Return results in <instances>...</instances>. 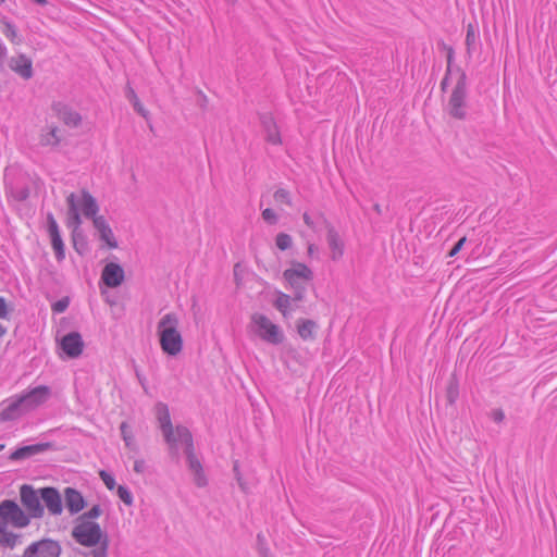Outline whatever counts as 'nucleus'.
<instances>
[{
  "mask_svg": "<svg viewBox=\"0 0 557 557\" xmlns=\"http://www.w3.org/2000/svg\"><path fill=\"white\" fill-rule=\"evenodd\" d=\"M296 301L294 297L284 294L282 292L276 293V299L274 300V307L282 313L284 318H287L292 311V302Z\"/></svg>",
  "mask_w": 557,
  "mask_h": 557,
  "instance_id": "obj_25",
  "label": "nucleus"
},
{
  "mask_svg": "<svg viewBox=\"0 0 557 557\" xmlns=\"http://www.w3.org/2000/svg\"><path fill=\"white\" fill-rule=\"evenodd\" d=\"M40 497L51 516H61L63 512L62 496L55 487L40 488Z\"/></svg>",
  "mask_w": 557,
  "mask_h": 557,
  "instance_id": "obj_12",
  "label": "nucleus"
},
{
  "mask_svg": "<svg viewBox=\"0 0 557 557\" xmlns=\"http://www.w3.org/2000/svg\"><path fill=\"white\" fill-rule=\"evenodd\" d=\"M327 244L331 250V258L333 260L341 259L344 255V243L334 228H330L327 232Z\"/></svg>",
  "mask_w": 557,
  "mask_h": 557,
  "instance_id": "obj_23",
  "label": "nucleus"
},
{
  "mask_svg": "<svg viewBox=\"0 0 557 557\" xmlns=\"http://www.w3.org/2000/svg\"><path fill=\"white\" fill-rule=\"evenodd\" d=\"M7 54H8V49L4 46V44L2 42V40L0 39V62H2L7 58Z\"/></svg>",
  "mask_w": 557,
  "mask_h": 557,
  "instance_id": "obj_47",
  "label": "nucleus"
},
{
  "mask_svg": "<svg viewBox=\"0 0 557 557\" xmlns=\"http://www.w3.org/2000/svg\"><path fill=\"white\" fill-rule=\"evenodd\" d=\"M0 29L2 34L13 44H20L21 39L17 35V29L15 25L10 22L8 18L0 20Z\"/></svg>",
  "mask_w": 557,
  "mask_h": 557,
  "instance_id": "obj_29",
  "label": "nucleus"
},
{
  "mask_svg": "<svg viewBox=\"0 0 557 557\" xmlns=\"http://www.w3.org/2000/svg\"><path fill=\"white\" fill-rule=\"evenodd\" d=\"M47 231L51 240L52 249L54 250L55 258L62 261L65 257L64 244L61 237L59 225L52 213L47 215Z\"/></svg>",
  "mask_w": 557,
  "mask_h": 557,
  "instance_id": "obj_13",
  "label": "nucleus"
},
{
  "mask_svg": "<svg viewBox=\"0 0 557 557\" xmlns=\"http://www.w3.org/2000/svg\"><path fill=\"white\" fill-rule=\"evenodd\" d=\"M66 226L72 230L75 250L81 252L77 248L76 237L78 236V230L83 224V218L94 221L99 216L98 213L100 208L96 198L85 189L78 193L69 194L66 197Z\"/></svg>",
  "mask_w": 557,
  "mask_h": 557,
  "instance_id": "obj_2",
  "label": "nucleus"
},
{
  "mask_svg": "<svg viewBox=\"0 0 557 557\" xmlns=\"http://www.w3.org/2000/svg\"><path fill=\"white\" fill-rule=\"evenodd\" d=\"M146 469V462L143 459H138L134 462V471L137 473H143Z\"/></svg>",
  "mask_w": 557,
  "mask_h": 557,
  "instance_id": "obj_43",
  "label": "nucleus"
},
{
  "mask_svg": "<svg viewBox=\"0 0 557 557\" xmlns=\"http://www.w3.org/2000/svg\"><path fill=\"white\" fill-rule=\"evenodd\" d=\"M4 449V444H0V451Z\"/></svg>",
  "mask_w": 557,
  "mask_h": 557,
  "instance_id": "obj_54",
  "label": "nucleus"
},
{
  "mask_svg": "<svg viewBox=\"0 0 557 557\" xmlns=\"http://www.w3.org/2000/svg\"><path fill=\"white\" fill-rule=\"evenodd\" d=\"M103 536L101 527L94 521L76 520V524L72 530V537L82 546H97Z\"/></svg>",
  "mask_w": 557,
  "mask_h": 557,
  "instance_id": "obj_6",
  "label": "nucleus"
},
{
  "mask_svg": "<svg viewBox=\"0 0 557 557\" xmlns=\"http://www.w3.org/2000/svg\"><path fill=\"white\" fill-rule=\"evenodd\" d=\"M275 244L280 250H286L292 247L293 239L290 235L286 233H278L275 238Z\"/></svg>",
  "mask_w": 557,
  "mask_h": 557,
  "instance_id": "obj_32",
  "label": "nucleus"
},
{
  "mask_svg": "<svg viewBox=\"0 0 557 557\" xmlns=\"http://www.w3.org/2000/svg\"><path fill=\"white\" fill-rule=\"evenodd\" d=\"M233 470H234L235 478H236V481H237L240 490L244 493H248L249 492V487H248L247 483L242 478V474H240V471H239V466H238L237 461L234 462Z\"/></svg>",
  "mask_w": 557,
  "mask_h": 557,
  "instance_id": "obj_36",
  "label": "nucleus"
},
{
  "mask_svg": "<svg viewBox=\"0 0 557 557\" xmlns=\"http://www.w3.org/2000/svg\"><path fill=\"white\" fill-rule=\"evenodd\" d=\"M9 66L13 72L18 74L24 79H29L33 76L32 60L25 54L11 58Z\"/></svg>",
  "mask_w": 557,
  "mask_h": 557,
  "instance_id": "obj_21",
  "label": "nucleus"
},
{
  "mask_svg": "<svg viewBox=\"0 0 557 557\" xmlns=\"http://www.w3.org/2000/svg\"><path fill=\"white\" fill-rule=\"evenodd\" d=\"M60 346L67 357L77 358L83 352L84 342L78 332H71L61 338Z\"/></svg>",
  "mask_w": 557,
  "mask_h": 557,
  "instance_id": "obj_15",
  "label": "nucleus"
},
{
  "mask_svg": "<svg viewBox=\"0 0 557 557\" xmlns=\"http://www.w3.org/2000/svg\"><path fill=\"white\" fill-rule=\"evenodd\" d=\"M15 396L18 399L25 414H27L36 410L48 400L50 396V389L47 386H37L24 394Z\"/></svg>",
  "mask_w": 557,
  "mask_h": 557,
  "instance_id": "obj_9",
  "label": "nucleus"
},
{
  "mask_svg": "<svg viewBox=\"0 0 557 557\" xmlns=\"http://www.w3.org/2000/svg\"><path fill=\"white\" fill-rule=\"evenodd\" d=\"M262 219L269 224H276L278 216L274 210L267 208L262 211Z\"/></svg>",
  "mask_w": 557,
  "mask_h": 557,
  "instance_id": "obj_37",
  "label": "nucleus"
},
{
  "mask_svg": "<svg viewBox=\"0 0 557 557\" xmlns=\"http://www.w3.org/2000/svg\"><path fill=\"white\" fill-rule=\"evenodd\" d=\"M154 413L171 454L177 456L180 448H183L187 458L188 468L194 475L195 484L199 487L206 486L208 483L207 476L200 460L195 455L193 436L189 430L182 425H177L175 429L173 428L169 407L164 403H158L156 405Z\"/></svg>",
  "mask_w": 557,
  "mask_h": 557,
  "instance_id": "obj_1",
  "label": "nucleus"
},
{
  "mask_svg": "<svg viewBox=\"0 0 557 557\" xmlns=\"http://www.w3.org/2000/svg\"><path fill=\"white\" fill-rule=\"evenodd\" d=\"M7 334V327L0 324V339Z\"/></svg>",
  "mask_w": 557,
  "mask_h": 557,
  "instance_id": "obj_50",
  "label": "nucleus"
},
{
  "mask_svg": "<svg viewBox=\"0 0 557 557\" xmlns=\"http://www.w3.org/2000/svg\"><path fill=\"white\" fill-rule=\"evenodd\" d=\"M33 1L39 5H46L48 3L47 0H33Z\"/></svg>",
  "mask_w": 557,
  "mask_h": 557,
  "instance_id": "obj_51",
  "label": "nucleus"
},
{
  "mask_svg": "<svg viewBox=\"0 0 557 557\" xmlns=\"http://www.w3.org/2000/svg\"><path fill=\"white\" fill-rule=\"evenodd\" d=\"M315 251H317V246L314 244H312V243H309L308 247H307L308 256L312 257Z\"/></svg>",
  "mask_w": 557,
  "mask_h": 557,
  "instance_id": "obj_49",
  "label": "nucleus"
},
{
  "mask_svg": "<svg viewBox=\"0 0 557 557\" xmlns=\"http://www.w3.org/2000/svg\"><path fill=\"white\" fill-rule=\"evenodd\" d=\"M374 210H375V212H376V213H379V214H380V213H381V207H380V205H375V206H374Z\"/></svg>",
  "mask_w": 557,
  "mask_h": 557,
  "instance_id": "obj_52",
  "label": "nucleus"
},
{
  "mask_svg": "<svg viewBox=\"0 0 557 557\" xmlns=\"http://www.w3.org/2000/svg\"><path fill=\"white\" fill-rule=\"evenodd\" d=\"M133 107H134L135 111L138 112L140 115H143L145 117L147 116V111L140 103L139 99H136V101L133 103Z\"/></svg>",
  "mask_w": 557,
  "mask_h": 557,
  "instance_id": "obj_44",
  "label": "nucleus"
},
{
  "mask_svg": "<svg viewBox=\"0 0 557 557\" xmlns=\"http://www.w3.org/2000/svg\"><path fill=\"white\" fill-rule=\"evenodd\" d=\"M126 97L128 98V100L134 103L136 101V99H138L135 90L131 87L127 88L126 90Z\"/></svg>",
  "mask_w": 557,
  "mask_h": 557,
  "instance_id": "obj_46",
  "label": "nucleus"
},
{
  "mask_svg": "<svg viewBox=\"0 0 557 557\" xmlns=\"http://www.w3.org/2000/svg\"><path fill=\"white\" fill-rule=\"evenodd\" d=\"M121 436L125 443V446L128 448H134L135 442L132 431L126 422L121 423L120 425Z\"/></svg>",
  "mask_w": 557,
  "mask_h": 557,
  "instance_id": "obj_30",
  "label": "nucleus"
},
{
  "mask_svg": "<svg viewBox=\"0 0 557 557\" xmlns=\"http://www.w3.org/2000/svg\"><path fill=\"white\" fill-rule=\"evenodd\" d=\"M478 38L479 36L474 27L471 24L468 25L466 34V46L469 53L471 52L472 49H474L478 42Z\"/></svg>",
  "mask_w": 557,
  "mask_h": 557,
  "instance_id": "obj_31",
  "label": "nucleus"
},
{
  "mask_svg": "<svg viewBox=\"0 0 557 557\" xmlns=\"http://www.w3.org/2000/svg\"><path fill=\"white\" fill-rule=\"evenodd\" d=\"M249 329L256 336L272 345H278L284 339L282 329L263 313L251 315Z\"/></svg>",
  "mask_w": 557,
  "mask_h": 557,
  "instance_id": "obj_5",
  "label": "nucleus"
},
{
  "mask_svg": "<svg viewBox=\"0 0 557 557\" xmlns=\"http://www.w3.org/2000/svg\"><path fill=\"white\" fill-rule=\"evenodd\" d=\"M26 196H27V194H26V193H23V194L21 195V197H20V198H21V199H24V198H26Z\"/></svg>",
  "mask_w": 557,
  "mask_h": 557,
  "instance_id": "obj_53",
  "label": "nucleus"
},
{
  "mask_svg": "<svg viewBox=\"0 0 557 557\" xmlns=\"http://www.w3.org/2000/svg\"><path fill=\"white\" fill-rule=\"evenodd\" d=\"M274 200L276 202L285 203L287 206L292 205V198L288 190L280 188L274 193Z\"/></svg>",
  "mask_w": 557,
  "mask_h": 557,
  "instance_id": "obj_35",
  "label": "nucleus"
},
{
  "mask_svg": "<svg viewBox=\"0 0 557 557\" xmlns=\"http://www.w3.org/2000/svg\"><path fill=\"white\" fill-rule=\"evenodd\" d=\"M125 278V273L123 268L115 263L109 262L104 265L101 273V281L103 284L110 288H115L120 286Z\"/></svg>",
  "mask_w": 557,
  "mask_h": 557,
  "instance_id": "obj_16",
  "label": "nucleus"
},
{
  "mask_svg": "<svg viewBox=\"0 0 557 557\" xmlns=\"http://www.w3.org/2000/svg\"><path fill=\"white\" fill-rule=\"evenodd\" d=\"M260 121L265 133V140L271 145H281V134L273 116L270 114H263L261 115Z\"/></svg>",
  "mask_w": 557,
  "mask_h": 557,
  "instance_id": "obj_22",
  "label": "nucleus"
},
{
  "mask_svg": "<svg viewBox=\"0 0 557 557\" xmlns=\"http://www.w3.org/2000/svg\"><path fill=\"white\" fill-rule=\"evenodd\" d=\"M283 278L294 292V299L301 301L305 297L307 285L313 280V272L305 263L292 262V267L283 272Z\"/></svg>",
  "mask_w": 557,
  "mask_h": 557,
  "instance_id": "obj_4",
  "label": "nucleus"
},
{
  "mask_svg": "<svg viewBox=\"0 0 557 557\" xmlns=\"http://www.w3.org/2000/svg\"><path fill=\"white\" fill-rule=\"evenodd\" d=\"M20 496L29 520L44 517L45 508L41 505L40 488L36 491L33 486L25 484L20 490Z\"/></svg>",
  "mask_w": 557,
  "mask_h": 557,
  "instance_id": "obj_8",
  "label": "nucleus"
},
{
  "mask_svg": "<svg viewBox=\"0 0 557 557\" xmlns=\"http://www.w3.org/2000/svg\"><path fill=\"white\" fill-rule=\"evenodd\" d=\"M95 557H107V546H102L100 549L94 552Z\"/></svg>",
  "mask_w": 557,
  "mask_h": 557,
  "instance_id": "obj_48",
  "label": "nucleus"
},
{
  "mask_svg": "<svg viewBox=\"0 0 557 557\" xmlns=\"http://www.w3.org/2000/svg\"><path fill=\"white\" fill-rule=\"evenodd\" d=\"M491 418L493 419V421H495L496 423H500L504 421L505 419V413L502 409H494L492 410L491 412Z\"/></svg>",
  "mask_w": 557,
  "mask_h": 557,
  "instance_id": "obj_40",
  "label": "nucleus"
},
{
  "mask_svg": "<svg viewBox=\"0 0 557 557\" xmlns=\"http://www.w3.org/2000/svg\"><path fill=\"white\" fill-rule=\"evenodd\" d=\"M12 308L9 306L4 297H0V319L8 320Z\"/></svg>",
  "mask_w": 557,
  "mask_h": 557,
  "instance_id": "obj_38",
  "label": "nucleus"
},
{
  "mask_svg": "<svg viewBox=\"0 0 557 557\" xmlns=\"http://www.w3.org/2000/svg\"><path fill=\"white\" fill-rule=\"evenodd\" d=\"M466 237L460 238L449 251V257L456 256L466 243Z\"/></svg>",
  "mask_w": 557,
  "mask_h": 557,
  "instance_id": "obj_41",
  "label": "nucleus"
},
{
  "mask_svg": "<svg viewBox=\"0 0 557 557\" xmlns=\"http://www.w3.org/2000/svg\"><path fill=\"white\" fill-rule=\"evenodd\" d=\"M76 242H77V248L79 249L81 252H78L79 255H83L84 252V246H85V243H84V237L83 235L81 234V228L78 230V236L76 237Z\"/></svg>",
  "mask_w": 557,
  "mask_h": 557,
  "instance_id": "obj_45",
  "label": "nucleus"
},
{
  "mask_svg": "<svg viewBox=\"0 0 557 557\" xmlns=\"http://www.w3.org/2000/svg\"><path fill=\"white\" fill-rule=\"evenodd\" d=\"M21 536L8 531V527L0 525V546L14 548L20 543Z\"/></svg>",
  "mask_w": 557,
  "mask_h": 557,
  "instance_id": "obj_27",
  "label": "nucleus"
},
{
  "mask_svg": "<svg viewBox=\"0 0 557 557\" xmlns=\"http://www.w3.org/2000/svg\"><path fill=\"white\" fill-rule=\"evenodd\" d=\"M67 305H69L67 300H59L52 305V309L54 312L60 313V312L65 311V309L67 308Z\"/></svg>",
  "mask_w": 557,
  "mask_h": 557,
  "instance_id": "obj_42",
  "label": "nucleus"
},
{
  "mask_svg": "<svg viewBox=\"0 0 557 557\" xmlns=\"http://www.w3.org/2000/svg\"><path fill=\"white\" fill-rule=\"evenodd\" d=\"M25 416L22 406L16 398V396H12L8 399H4L0 404V421L1 422H12L21 419Z\"/></svg>",
  "mask_w": 557,
  "mask_h": 557,
  "instance_id": "obj_14",
  "label": "nucleus"
},
{
  "mask_svg": "<svg viewBox=\"0 0 557 557\" xmlns=\"http://www.w3.org/2000/svg\"><path fill=\"white\" fill-rule=\"evenodd\" d=\"M29 522V517L15 502L7 499L0 503V525L22 529Z\"/></svg>",
  "mask_w": 557,
  "mask_h": 557,
  "instance_id": "obj_7",
  "label": "nucleus"
},
{
  "mask_svg": "<svg viewBox=\"0 0 557 557\" xmlns=\"http://www.w3.org/2000/svg\"><path fill=\"white\" fill-rule=\"evenodd\" d=\"M61 140L60 129L53 125H47L42 128L39 137V143L41 146L54 147L59 145Z\"/></svg>",
  "mask_w": 557,
  "mask_h": 557,
  "instance_id": "obj_24",
  "label": "nucleus"
},
{
  "mask_svg": "<svg viewBox=\"0 0 557 557\" xmlns=\"http://www.w3.org/2000/svg\"><path fill=\"white\" fill-rule=\"evenodd\" d=\"M305 224L310 227L313 232L320 230V227L324 224L325 219L324 215L320 212H305L302 215Z\"/></svg>",
  "mask_w": 557,
  "mask_h": 557,
  "instance_id": "obj_28",
  "label": "nucleus"
},
{
  "mask_svg": "<svg viewBox=\"0 0 557 557\" xmlns=\"http://www.w3.org/2000/svg\"><path fill=\"white\" fill-rule=\"evenodd\" d=\"M62 552L58 541L44 539L29 544L22 557H60Z\"/></svg>",
  "mask_w": 557,
  "mask_h": 557,
  "instance_id": "obj_10",
  "label": "nucleus"
},
{
  "mask_svg": "<svg viewBox=\"0 0 557 557\" xmlns=\"http://www.w3.org/2000/svg\"><path fill=\"white\" fill-rule=\"evenodd\" d=\"M92 225L99 234V238L111 249L117 248L119 244L111 226L103 215H99L92 221Z\"/></svg>",
  "mask_w": 557,
  "mask_h": 557,
  "instance_id": "obj_19",
  "label": "nucleus"
},
{
  "mask_svg": "<svg viewBox=\"0 0 557 557\" xmlns=\"http://www.w3.org/2000/svg\"><path fill=\"white\" fill-rule=\"evenodd\" d=\"M102 509L100 505H94L88 511L81 515L77 519L82 521H91L92 519H97L101 516Z\"/></svg>",
  "mask_w": 557,
  "mask_h": 557,
  "instance_id": "obj_33",
  "label": "nucleus"
},
{
  "mask_svg": "<svg viewBox=\"0 0 557 557\" xmlns=\"http://www.w3.org/2000/svg\"><path fill=\"white\" fill-rule=\"evenodd\" d=\"M4 2V0H0V4H2Z\"/></svg>",
  "mask_w": 557,
  "mask_h": 557,
  "instance_id": "obj_55",
  "label": "nucleus"
},
{
  "mask_svg": "<svg viewBox=\"0 0 557 557\" xmlns=\"http://www.w3.org/2000/svg\"><path fill=\"white\" fill-rule=\"evenodd\" d=\"M317 326V323L312 320L300 319L297 322V332L304 341L313 339Z\"/></svg>",
  "mask_w": 557,
  "mask_h": 557,
  "instance_id": "obj_26",
  "label": "nucleus"
},
{
  "mask_svg": "<svg viewBox=\"0 0 557 557\" xmlns=\"http://www.w3.org/2000/svg\"><path fill=\"white\" fill-rule=\"evenodd\" d=\"M448 112L456 119H463L466 115V87L462 81L458 82L451 92Z\"/></svg>",
  "mask_w": 557,
  "mask_h": 557,
  "instance_id": "obj_11",
  "label": "nucleus"
},
{
  "mask_svg": "<svg viewBox=\"0 0 557 557\" xmlns=\"http://www.w3.org/2000/svg\"><path fill=\"white\" fill-rule=\"evenodd\" d=\"M49 447H50L49 443H38V444L22 446V447L16 448L15 450H13L10 454L9 459L11 461L25 460L33 456H36L38 454L46 451Z\"/></svg>",
  "mask_w": 557,
  "mask_h": 557,
  "instance_id": "obj_20",
  "label": "nucleus"
},
{
  "mask_svg": "<svg viewBox=\"0 0 557 557\" xmlns=\"http://www.w3.org/2000/svg\"><path fill=\"white\" fill-rule=\"evenodd\" d=\"M51 110L58 119L69 126L76 127L81 124L82 117L79 113L72 110L67 104L61 101L53 102Z\"/></svg>",
  "mask_w": 557,
  "mask_h": 557,
  "instance_id": "obj_18",
  "label": "nucleus"
},
{
  "mask_svg": "<svg viewBox=\"0 0 557 557\" xmlns=\"http://www.w3.org/2000/svg\"><path fill=\"white\" fill-rule=\"evenodd\" d=\"M63 499L69 513L74 516L79 513L86 507V500L83 494L74 487H65Z\"/></svg>",
  "mask_w": 557,
  "mask_h": 557,
  "instance_id": "obj_17",
  "label": "nucleus"
},
{
  "mask_svg": "<svg viewBox=\"0 0 557 557\" xmlns=\"http://www.w3.org/2000/svg\"><path fill=\"white\" fill-rule=\"evenodd\" d=\"M100 478L108 490H113L115 487V479L109 472L102 470L100 471Z\"/></svg>",
  "mask_w": 557,
  "mask_h": 557,
  "instance_id": "obj_39",
  "label": "nucleus"
},
{
  "mask_svg": "<svg viewBox=\"0 0 557 557\" xmlns=\"http://www.w3.org/2000/svg\"><path fill=\"white\" fill-rule=\"evenodd\" d=\"M180 317L175 312L163 314L157 323V335L161 350L171 357L180 355L184 347L180 332Z\"/></svg>",
  "mask_w": 557,
  "mask_h": 557,
  "instance_id": "obj_3",
  "label": "nucleus"
},
{
  "mask_svg": "<svg viewBox=\"0 0 557 557\" xmlns=\"http://www.w3.org/2000/svg\"><path fill=\"white\" fill-rule=\"evenodd\" d=\"M116 493H117V496L127 506H131L133 505V495L131 493V491L124 486V485H119L117 486V490H116Z\"/></svg>",
  "mask_w": 557,
  "mask_h": 557,
  "instance_id": "obj_34",
  "label": "nucleus"
}]
</instances>
